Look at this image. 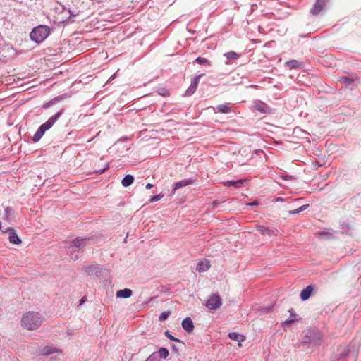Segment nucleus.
I'll return each mask as SVG.
<instances>
[{"label":"nucleus","mask_w":361,"mask_h":361,"mask_svg":"<svg viewBox=\"0 0 361 361\" xmlns=\"http://www.w3.org/2000/svg\"><path fill=\"white\" fill-rule=\"evenodd\" d=\"M42 322V319L38 312H29L23 315L21 324L22 326L29 331L37 329Z\"/></svg>","instance_id":"obj_1"},{"label":"nucleus","mask_w":361,"mask_h":361,"mask_svg":"<svg viewBox=\"0 0 361 361\" xmlns=\"http://www.w3.org/2000/svg\"><path fill=\"white\" fill-rule=\"evenodd\" d=\"M63 113V110L61 109L57 113L51 116L46 122L42 123L34 134L32 137V141L34 142H38L44 135L45 132L49 130L54 126V124L58 121V119L61 117Z\"/></svg>","instance_id":"obj_2"},{"label":"nucleus","mask_w":361,"mask_h":361,"mask_svg":"<svg viewBox=\"0 0 361 361\" xmlns=\"http://www.w3.org/2000/svg\"><path fill=\"white\" fill-rule=\"evenodd\" d=\"M50 35V28L47 25H40L32 29L30 34V39L37 44L42 42Z\"/></svg>","instance_id":"obj_3"},{"label":"nucleus","mask_w":361,"mask_h":361,"mask_svg":"<svg viewBox=\"0 0 361 361\" xmlns=\"http://www.w3.org/2000/svg\"><path fill=\"white\" fill-rule=\"evenodd\" d=\"M130 143L129 137L123 136L118 139L114 145L110 148L111 151L116 150L118 156L120 157H125L128 156V152L130 150Z\"/></svg>","instance_id":"obj_4"},{"label":"nucleus","mask_w":361,"mask_h":361,"mask_svg":"<svg viewBox=\"0 0 361 361\" xmlns=\"http://www.w3.org/2000/svg\"><path fill=\"white\" fill-rule=\"evenodd\" d=\"M205 307L211 311L219 309L222 305V299L218 293H212L206 300Z\"/></svg>","instance_id":"obj_5"},{"label":"nucleus","mask_w":361,"mask_h":361,"mask_svg":"<svg viewBox=\"0 0 361 361\" xmlns=\"http://www.w3.org/2000/svg\"><path fill=\"white\" fill-rule=\"evenodd\" d=\"M90 241V238H77L72 241V243L67 246L68 250L72 248L82 249L85 247Z\"/></svg>","instance_id":"obj_6"},{"label":"nucleus","mask_w":361,"mask_h":361,"mask_svg":"<svg viewBox=\"0 0 361 361\" xmlns=\"http://www.w3.org/2000/svg\"><path fill=\"white\" fill-rule=\"evenodd\" d=\"M303 338L300 341L301 345L309 344L316 337V331L314 329H307L303 331Z\"/></svg>","instance_id":"obj_7"},{"label":"nucleus","mask_w":361,"mask_h":361,"mask_svg":"<svg viewBox=\"0 0 361 361\" xmlns=\"http://www.w3.org/2000/svg\"><path fill=\"white\" fill-rule=\"evenodd\" d=\"M3 233H8V240L11 244L20 245L22 243L21 239L17 235L16 230L12 227H8L2 231Z\"/></svg>","instance_id":"obj_8"},{"label":"nucleus","mask_w":361,"mask_h":361,"mask_svg":"<svg viewBox=\"0 0 361 361\" xmlns=\"http://www.w3.org/2000/svg\"><path fill=\"white\" fill-rule=\"evenodd\" d=\"M253 106L255 110L262 114H269L271 108L264 102L257 99L254 101Z\"/></svg>","instance_id":"obj_9"},{"label":"nucleus","mask_w":361,"mask_h":361,"mask_svg":"<svg viewBox=\"0 0 361 361\" xmlns=\"http://www.w3.org/2000/svg\"><path fill=\"white\" fill-rule=\"evenodd\" d=\"M85 273L88 276L99 277L101 270L97 265H90L85 267Z\"/></svg>","instance_id":"obj_10"},{"label":"nucleus","mask_w":361,"mask_h":361,"mask_svg":"<svg viewBox=\"0 0 361 361\" xmlns=\"http://www.w3.org/2000/svg\"><path fill=\"white\" fill-rule=\"evenodd\" d=\"M247 182V179H239L237 180H227L224 183V186L229 187H235L236 188H242L245 183Z\"/></svg>","instance_id":"obj_11"},{"label":"nucleus","mask_w":361,"mask_h":361,"mask_svg":"<svg viewBox=\"0 0 361 361\" xmlns=\"http://www.w3.org/2000/svg\"><path fill=\"white\" fill-rule=\"evenodd\" d=\"M195 183V180L192 178L184 179L180 181H178L173 184V192L183 187L192 185Z\"/></svg>","instance_id":"obj_12"},{"label":"nucleus","mask_w":361,"mask_h":361,"mask_svg":"<svg viewBox=\"0 0 361 361\" xmlns=\"http://www.w3.org/2000/svg\"><path fill=\"white\" fill-rule=\"evenodd\" d=\"M183 329L188 334L192 333L194 330V325L190 317H186L182 321Z\"/></svg>","instance_id":"obj_13"},{"label":"nucleus","mask_w":361,"mask_h":361,"mask_svg":"<svg viewBox=\"0 0 361 361\" xmlns=\"http://www.w3.org/2000/svg\"><path fill=\"white\" fill-rule=\"evenodd\" d=\"M314 290V286L309 285L300 293V298L302 301L308 300Z\"/></svg>","instance_id":"obj_14"},{"label":"nucleus","mask_w":361,"mask_h":361,"mask_svg":"<svg viewBox=\"0 0 361 361\" xmlns=\"http://www.w3.org/2000/svg\"><path fill=\"white\" fill-rule=\"evenodd\" d=\"M210 268V263L207 259H204L200 261L196 267V270L201 273V272H205Z\"/></svg>","instance_id":"obj_15"},{"label":"nucleus","mask_w":361,"mask_h":361,"mask_svg":"<svg viewBox=\"0 0 361 361\" xmlns=\"http://www.w3.org/2000/svg\"><path fill=\"white\" fill-rule=\"evenodd\" d=\"M286 67L290 68V69H297L302 68L304 66V63L302 61H299L298 60H290L285 63Z\"/></svg>","instance_id":"obj_16"},{"label":"nucleus","mask_w":361,"mask_h":361,"mask_svg":"<svg viewBox=\"0 0 361 361\" xmlns=\"http://www.w3.org/2000/svg\"><path fill=\"white\" fill-rule=\"evenodd\" d=\"M215 112H220L221 114H229L232 111L229 104H221L214 108Z\"/></svg>","instance_id":"obj_17"},{"label":"nucleus","mask_w":361,"mask_h":361,"mask_svg":"<svg viewBox=\"0 0 361 361\" xmlns=\"http://www.w3.org/2000/svg\"><path fill=\"white\" fill-rule=\"evenodd\" d=\"M116 295L117 298L126 299L133 295V291L129 288H124L118 290Z\"/></svg>","instance_id":"obj_18"},{"label":"nucleus","mask_w":361,"mask_h":361,"mask_svg":"<svg viewBox=\"0 0 361 361\" xmlns=\"http://www.w3.org/2000/svg\"><path fill=\"white\" fill-rule=\"evenodd\" d=\"M65 97H66L65 94H63V95H61L59 97H56L54 99H52L49 100V102H46L45 104H44L42 106V108L44 109H48L50 106H51L52 105H54V104H56L57 102H59V101L62 100Z\"/></svg>","instance_id":"obj_19"},{"label":"nucleus","mask_w":361,"mask_h":361,"mask_svg":"<svg viewBox=\"0 0 361 361\" xmlns=\"http://www.w3.org/2000/svg\"><path fill=\"white\" fill-rule=\"evenodd\" d=\"M257 229L260 231L262 235L272 236L276 235L275 231L269 228L264 227L263 226L257 225Z\"/></svg>","instance_id":"obj_20"},{"label":"nucleus","mask_w":361,"mask_h":361,"mask_svg":"<svg viewBox=\"0 0 361 361\" xmlns=\"http://www.w3.org/2000/svg\"><path fill=\"white\" fill-rule=\"evenodd\" d=\"M289 312L290 314V317L288 319H287L286 320H285L282 323V326L283 327H286L288 325H290V324H292L293 322H294L298 320L296 319V314L293 312V309H292V308L290 309L289 310Z\"/></svg>","instance_id":"obj_21"},{"label":"nucleus","mask_w":361,"mask_h":361,"mask_svg":"<svg viewBox=\"0 0 361 361\" xmlns=\"http://www.w3.org/2000/svg\"><path fill=\"white\" fill-rule=\"evenodd\" d=\"M134 181V177L128 174L124 176V178L121 180L122 185L125 188L130 186Z\"/></svg>","instance_id":"obj_22"},{"label":"nucleus","mask_w":361,"mask_h":361,"mask_svg":"<svg viewBox=\"0 0 361 361\" xmlns=\"http://www.w3.org/2000/svg\"><path fill=\"white\" fill-rule=\"evenodd\" d=\"M228 337L233 341H236L239 343H241L245 340V338L243 335H240L236 332H231L228 334Z\"/></svg>","instance_id":"obj_23"},{"label":"nucleus","mask_w":361,"mask_h":361,"mask_svg":"<svg viewBox=\"0 0 361 361\" xmlns=\"http://www.w3.org/2000/svg\"><path fill=\"white\" fill-rule=\"evenodd\" d=\"M240 55L239 54L233 51L224 53V56H225L227 59V61L225 63L228 64L230 60L237 59L240 57Z\"/></svg>","instance_id":"obj_24"},{"label":"nucleus","mask_w":361,"mask_h":361,"mask_svg":"<svg viewBox=\"0 0 361 361\" xmlns=\"http://www.w3.org/2000/svg\"><path fill=\"white\" fill-rule=\"evenodd\" d=\"M56 348L53 347V346H45L44 348H43L41 351H40V353L41 355H49L51 353H54L55 352H56Z\"/></svg>","instance_id":"obj_25"},{"label":"nucleus","mask_w":361,"mask_h":361,"mask_svg":"<svg viewBox=\"0 0 361 361\" xmlns=\"http://www.w3.org/2000/svg\"><path fill=\"white\" fill-rule=\"evenodd\" d=\"M14 211L10 207H7L4 209V216L7 221H10L13 218Z\"/></svg>","instance_id":"obj_26"},{"label":"nucleus","mask_w":361,"mask_h":361,"mask_svg":"<svg viewBox=\"0 0 361 361\" xmlns=\"http://www.w3.org/2000/svg\"><path fill=\"white\" fill-rule=\"evenodd\" d=\"M338 351L340 353L338 360L345 359L349 353V350L345 346H341L338 348Z\"/></svg>","instance_id":"obj_27"},{"label":"nucleus","mask_w":361,"mask_h":361,"mask_svg":"<svg viewBox=\"0 0 361 361\" xmlns=\"http://www.w3.org/2000/svg\"><path fill=\"white\" fill-rule=\"evenodd\" d=\"M156 353L158 354V356L160 360L166 359L169 355V350L166 349V348H159V350L158 351H157Z\"/></svg>","instance_id":"obj_28"},{"label":"nucleus","mask_w":361,"mask_h":361,"mask_svg":"<svg viewBox=\"0 0 361 361\" xmlns=\"http://www.w3.org/2000/svg\"><path fill=\"white\" fill-rule=\"evenodd\" d=\"M195 62L203 66H211V62L208 59L201 56L197 57L195 60Z\"/></svg>","instance_id":"obj_29"},{"label":"nucleus","mask_w":361,"mask_h":361,"mask_svg":"<svg viewBox=\"0 0 361 361\" xmlns=\"http://www.w3.org/2000/svg\"><path fill=\"white\" fill-rule=\"evenodd\" d=\"M317 237L322 240H329L333 238V234L328 232H319L317 233Z\"/></svg>","instance_id":"obj_30"},{"label":"nucleus","mask_w":361,"mask_h":361,"mask_svg":"<svg viewBox=\"0 0 361 361\" xmlns=\"http://www.w3.org/2000/svg\"><path fill=\"white\" fill-rule=\"evenodd\" d=\"M204 73H200V74H198L197 75H195L192 79V81H191V85L195 87H197V85L200 82V78L204 76Z\"/></svg>","instance_id":"obj_31"},{"label":"nucleus","mask_w":361,"mask_h":361,"mask_svg":"<svg viewBox=\"0 0 361 361\" xmlns=\"http://www.w3.org/2000/svg\"><path fill=\"white\" fill-rule=\"evenodd\" d=\"M171 312L170 311H164L161 312V314L159 317V321L164 322L168 319V317L171 315Z\"/></svg>","instance_id":"obj_32"},{"label":"nucleus","mask_w":361,"mask_h":361,"mask_svg":"<svg viewBox=\"0 0 361 361\" xmlns=\"http://www.w3.org/2000/svg\"><path fill=\"white\" fill-rule=\"evenodd\" d=\"M164 335L169 338L170 339L171 341H176V342H178V343H183L180 339L174 337L173 335H171L169 332V331H164Z\"/></svg>","instance_id":"obj_33"},{"label":"nucleus","mask_w":361,"mask_h":361,"mask_svg":"<svg viewBox=\"0 0 361 361\" xmlns=\"http://www.w3.org/2000/svg\"><path fill=\"white\" fill-rule=\"evenodd\" d=\"M196 90H197V87L190 85L189 86V87L186 90V91L185 92L184 95L185 96H191L192 94H193L195 93Z\"/></svg>","instance_id":"obj_34"},{"label":"nucleus","mask_w":361,"mask_h":361,"mask_svg":"<svg viewBox=\"0 0 361 361\" xmlns=\"http://www.w3.org/2000/svg\"><path fill=\"white\" fill-rule=\"evenodd\" d=\"M109 167V164L108 162H105L102 166V169H94V172L95 173H104L106 170H107Z\"/></svg>","instance_id":"obj_35"},{"label":"nucleus","mask_w":361,"mask_h":361,"mask_svg":"<svg viewBox=\"0 0 361 361\" xmlns=\"http://www.w3.org/2000/svg\"><path fill=\"white\" fill-rule=\"evenodd\" d=\"M340 81L350 86L354 83V80L349 78L348 77H342L340 79Z\"/></svg>","instance_id":"obj_36"},{"label":"nucleus","mask_w":361,"mask_h":361,"mask_svg":"<svg viewBox=\"0 0 361 361\" xmlns=\"http://www.w3.org/2000/svg\"><path fill=\"white\" fill-rule=\"evenodd\" d=\"M145 361H160L158 354L156 352L152 353Z\"/></svg>","instance_id":"obj_37"},{"label":"nucleus","mask_w":361,"mask_h":361,"mask_svg":"<svg viewBox=\"0 0 361 361\" xmlns=\"http://www.w3.org/2000/svg\"><path fill=\"white\" fill-rule=\"evenodd\" d=\"M310 16H312V22H314V17L316 16V2L312 5L310 11Z\"/></svg>","instance_id":"obj_38"},{"label":"nucleus","mask_w":361,"mask_h":361,"mask_svg":"<svg viewBox=\"0 0 361 361\" xmlns=\"http://www.w3.org/2000/svg\"><path fill=\"white\" fill-rule=\"evenodd\" d=\"M317 13H319L324 6L326 5V1L324 0H317Z\"/></svg>","instance_id":"obj_39"},{"label":"nucleus","mask_w":361,"mask_h":361,"mask_svg":"<svg viewBox=\"0 0 361 361\" xmlns=\"http://www.w3.org/2000/svg\"><path fill=\"white\" fill-rule=\"evenodd\" d=\"M164 197V195L163 194H159V195H154V196H152L149 199V202H157L159 200H160L161 198Z\"/></svg>","instance_id":"obj_40"},{"label":"nucleus","mask_w":361,"mask_h":361,"mask_svg":"<svg viewBox=\"0 0 361 361\" xmlns=\"http://www.w3.org/2000/svg\"><path fill=\"white\" fill-rule=\"evenodd\" d=\"M157 92L159 93V94H160L161 96H164V97L165 96H168L169 94L168 90H166L165 88H160V89H159Z\"/></svg>","instance_id":"obj_41"},{"label":"nucleus","mask_w":361,"mask_h":361,"mask_svg":"<svg viewBox=\"0 0 361 361\" xmlns=\"http://www.w3.org/2000/svg\"><path fill=\"white\" fill-rule=\"evenodd\" d=\"M219 202L218 201H213L212 203H211V207L212 209H214L216 208L219 204Z\"/></svg>","instance_id":"obj_42"},{"label":"nucleus","mask_w":361,"mask_h":361,"mask_svg":"<svg viewBox=\"0 0 361 361\" xmlns=\"http://www.w3.org/2000/svg\"><path fill=\"white\" fill-rule=\"evenodd\" d=\"M247 205L251 206V207H255V206L259 205V202L257 201H254L250 203H248Z\"/></svg>","instance_id":"obj_43"},{"label":"nucleus","mask_w":361,"mask_h":361,"mask_svg":"<svg viewBox=\"0 0 361 361\" xmlns=\"http://www.w3.org/2000/svg\"><path fill=\"white\" fill-rule=\"evenodd\" d=\"M67 11L68 12V13L70 14V17H75L77 16L76 13H74L71 10V8H68L67 9Z\"/></svg>","instance_id":"obj_44"},{"label":"nucleus","mask_w":361,"mask_h":361,"mask_svg":"<svg viewBox=\"0 0 361 361\" xmlns=\"http://www.w3.org/2000/svg\"><path fill=\"white\" fill-rule=\"evenodd\" d=\"M256 154L259 157H262V155L265 156V154H264V151H262V150H258L257 152H256Z\"/></svg>","instance_id":"obj_45"},{"label":"nucleus","mask_w":361,"mask_h":361,"mask_svg":"<svg viewBox=\"0 0 361 361\" xmlns=\"http://www.w3.org/2000/svg\"><path fill=\"white\" fill-rule=\"evenodd\" d=\"M77 250V248H72L70 250H68V249L66 248L67 252L70 254H73V252H76Z\"/></svg>","instance_id":"obj_46"},{"label":"nucleus","mask_w":361,"mask_h":361,"mask_svg":"<svg viewBox=\"0 0 361 361\" xmlns=\"http://www.w3.org/2000/svg\"><path fill=\"white\" fill-rule=\"evenodd\" d=\"M302 212V210H301L300 207H299V208H298L297 209H295V210L293 212V214H298V213H300V212Z\"/></svg>","instance_id":"obj_47"},{"label":"nucleus","mask_w":361,"mask_h":361,"mask_svg":"<svg viewBox=\"0 0 361 361\" xmlns=\"http://www.w3.org/2000/svg\"><path fill=\"white\" fill-rule=\"evenodd\" d=\"M153 187V185L151 183H147L145 186L146 189H151Z\"/></svg>","instance_id":"obj_48"},{"label":"nucleus","mask_w":361,"mask_h":361,"mask_svg":"<svg viewBox=\"0 0 361 361\" xmlns=\"http://www.w3.org/2000/svg\"><path fill=\"white\" fill-rule=\"evenodd\" d=\"M283 178L284 180H290V179H292V177L291 176H283Z\"/></svg>","instance_id":"obj_49"},{"label":"nucleus","mask_w":361,"mask_h":361,"mask_svg":"<svg viewBox=\"0 0 361 361\" xmlns=\"http://www.w3.org/2000/svg\"><path fill=\"white\" fill-rule=\"evenodd\" d=\"M311 34V32H310L307 35H300V37H309L310 35Z\"/></svg>","instance_id":"obj_50"},{"label":"nucleus","mask_w":361,"mask_h":361,"mask_svg":"<svg viewBox=\"0 0 361 361\" xmlns=\"http://www.w3.org/2000/svg\"><path fill=\"white\" fill-rule=\"evenodd\" d=\"M171 347H172V349H173L175 352H176V353L178 352V350L176 348V347L175 346V345H172V346H171Z\"/></svg>","instance_id":"obj_51"},{"label":"nucleus","mask_w":361,"mask_h":361,"mask_svg":"<svg viewBox=\"0 0 361 361\" xmlns=\"http://www.w3.org/2000/svg\"><path fill=\"white\" fill-rule=\"evenodd\" d=\"M307 207V205H303L302 207H300V209L302 211L305 210L306 208Z\"/></svg>","instance_id":"obj_52"},{"label":"nucleus","mask_w":361,"mask_h":361,"mask_svg":"<svg viewBox=\"0 0 361 361\" xmlns=\"http://www.w3.org/2000/svg\"><path fill=\"white\" fill-rule=\"evenodd\" d=\"M85 300V298L83 297L81 300H80V304L83 303Z\"/></svg>","instance_id":"obj_53"},{"label":"nucleus","mask_w":361,"mask_h":361,"mask_svg":"<svg viewBox=\"0 0 361 361\" xmlns=\"http://www.w3.org/2000/svg\"><path fill=\"white\" fill-rule=\"evenodd\" d=\"M66 152H67V150L63 151L62 153V155H66Z\"/></svg>","instance_id":"obj_54"},{"label":"nucleus","mask_w":361,"mask_h":361,"mask_svg":"<svg viewBox=\"0 0 361 361\" xmlns=\"http://www.w3.org/2000/svg\"><path fill=\"white\" fill-rule=\"evenodd\" d=\"M152 300H153V298H149V301H152Z\"/></svg>","instance_id":"obj_55"},{"label":"nucleus","mask_w":361,"mask_h":361,"mask_svg":"<svg viewBox=\"0 0 361 361\" xmlns=\"http://www.w3.org/2000/svg\"><path fill=\"white\" fill-rule=\"evenodd\" d=\"M0 230H2L1 223L0 222Z\"/></svg>","instance_id":"obj_56"},{"label":"nucleus","mask_w":361,"mask_h":361,"mask_svg":"<svg viewBox=\"0 0 361 361\" xmlns=\"http://www.w3.org/2000/svg\"><path fill=\"white\" fill-rule=\"evenodd\" d=\"M68 8H66L65 6L63 7V10L65 11V10H67Z\"/></svg>","instance_id":"obj_57"}]
</instances>
